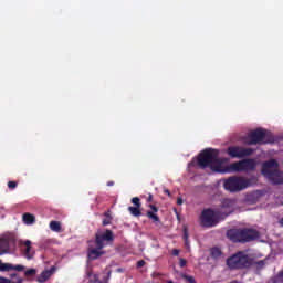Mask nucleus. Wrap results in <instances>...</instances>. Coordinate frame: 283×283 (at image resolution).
<instances>
[{
	"mask_svg": "<svg viewBox=\"0 0 283 283\" xmlns=\"http://www.w3.org/2000/svg\"><path fill=\"white\" fill-rule=\"evenodd\" d=\"M189 166L198 167V169L210 168L212 171H216V174H224L220 150L213 148L203 149L196 159L191 160Z\"/></svg>",
	"mask_w": 283,
	"mask_h": 283,
	"instance_id": "obj_1",
	"label": "nucleus"
},
{
	"mask_svg": "<svg viewBox=\"0 0 283 283\" xmlns=\"http://www.w3.org/2000/svg\"><path fill=\"white\" fill-rule=\"evenodd\" d=\"M227 237L231 242H241L244 244L245 242L258 240L260 238V232L251 228L230 229L227 231Z\"/></svg>",
	"mask_w": 283,
	"mask_h": 283,
	"instance_id": "obj_2",
	"label": "nucleus"
},
{
	"mask_svg": "<svg viewBox=\"0 0 283 283\" xmlns=\"http://www.w3.org/2000/svg\"><path fill=\"white\" fill-rule=\"evenodd\" d=\"M226 264L230 271H242L253 266V258L244 251H239L227 259Z\"/></svg>",
	"mask_w": 283,
	"mask_h": 283,
	"instance_id": "obj_3",
	"label": "nucleus"
},
{
	"mask_svg": "<svg viewBox=\"0 0 283 283\" xmlns=\"http://www.w3.org/2000/svg\"><path fill=\"white\" fill-rule=\"evenodd\" d=\"M277 167H280V164H277L275 159H270L262 164L261 174L268 178L272 185H282L283 182V172L280 171Z\"/></svg>",
	"mask_w": 283,
	"mask_h": 283,
	"instance_id": "obj_4",
	"label": "nucleus"
},
{
	"mask_svg": "<svg viewBox=\"0 0 283 283\" xmlns=\"http://www.w3.org/2000/svg\"><path fill=\"white\" fill-rule=\"evenodd\" d=\"M229 213H224L220 211V209H203L200 216L201 227L206 229H211L212 227H217L220 223V220H224Z\"/></svg>",
	"mask_w": 283,
	"mask_h": 283,
	"instance_id": "obj_5",
	"label": "nucleus"
},
{
	"mask_svg": "<svg viewBox=\"0 0 283 283\" xmlns=\"http://www.w3.org/2000/svg\"><path fill=\"white\" fill-rule=\"evenodd\" d=\"M269 143H275V137L262 128L252 130L245 138V145H269Z\"/></svg>",
	"mask_w": 283,
	"mask_h": 283,
	"instance_id": "obj_6",
	"label": "nucleus"
},
{
	"mask_svg": "<svg viewBox=\"0 0 283 283\" xmlns=\"http://www.w3.org/2000/svg\"><path fill=\"white\" fill-rule=\"evenodd\" d=\"M223 187L230 193H238V191H244V189L251 187V179L232 176L224 180Z\"/></svg>",
	"mask_w": 283,
	"mask_h": 283,
	"instance_id": "obj_7",
	"label": "nucleus"
},
{
	"mask_svg": "<svg viewBox=\"0 0 283 283\" xmlns=\"http://www.w3.org/2000/svg\"><path fill=\"white\" fill-rule=\"evenodd\" d=\"M255 159H243L224 167V174H239L242 171H255Z\"/></svg>",
	"mask_w": 283,
	"mask_h": 283,
	"instance_id": "obj_8",
	"label": "nucleus"
},
{
	"mask_svg": "<svg viewBox=\"0 0 283 283\" xmlns=\"http://www.w3.org/2000/svg\"><path fill=\"white\" fill-rule=\"evenodd\" d=\"M114 241V231L106 229L98 231L95 234V245L97 249H105V242L109 243Z\"/></svg>",
	"mask_w": 283,
	"mask_h": 283,
	"instance_id": "obj_9",
	"label": "nucleus"
},
{
	"mask_svg": "<svg viewBox=\"0 0 283 283\" xmlns=\"http://www.w3.org/2000/svg\"><path fill=\"white\" fill-rule=\"evenodd\" d=\"M253 151H255L253 148H244L242 146H230L227 149V154L230 158H247L252 156Z\"/></svg>",
	"mask_w": 283,
	"mask_h": 283,
	"instance_id": "obj_10",
	"label": "nucleus"
},
{
	"mask_svg": "<svg viewBox=\"0 0 283 283\" xmlns=\"http://www.w3.org/2000/svg\"><path fill=\"white\" fill-rule=\"evenodd\" d=\"M19 244L24 258H27V260H32V258H34V254L36 253L34 251V248H32V241L20 240Z\"/></svg>",
	"mask_w": 283,
	"mask_h": 283,
	"instance_id": "obj_11",
	"label": "nucleus"
},
{
	"mask_svg": "<svg viewBox=\"0 0 283 283\" xmlns=\"http://www.w3.org/2000/svg\"><path fill=\"white\" fill-rule=\"evenodd\" d=\"M0 271H18L19 273H21L22 271H25V268L23 265H13L12 263H3L0 261Z\"/></svg>",
	"mask_w": 283,
	"mask_h": 283,
	"instance_id": "obj_12",
	"label": "nucleus"
},
{
	"mask_svg": "<svg viewBox=\"0 0 283 283\" xmlns=\"http://www.w3.org/2000/svg\"><path fill=\"white\" fill-rule=\"evenodd\" d=\"M148 207L151 210H148L146 212L147 218H149V220H153V222H160V217H158V214L156 213L158 211V207L151 203Z\"/></svg>",
	"mask_w": 283,
	"mask_h": 283,
	"instance_id": "obj_13",
	"label": "nucleus"
},
{
	"mask_svg": "<svg viewBox=\"0 0 283 283\" xmlns=\"http://www.w3.org/2000/svg\"><path fill=\"white\" fill-rule=\"evenodd\" d=\"M105 252L101 251V249L96 248V249H90L87 252V258L88 260H98V258H101V255H104Z\"/></svg>",
	"mask_w": 283,
	"mask_h": 283,
	"instance_id": "obj_14",
	"label": "nucleus"
},
{
	"mask_svg": "<svg viewBox=\"0 0 283 283\" xmlns=\"http://www.w3.org/2000/svg\"><path fill=\"white\" fill-rule=\"evenodd\" d=\"M52 270H45L43 271L38 277L36 282L39 283H45L49 281L50 277H52Z\"/></svg>",
	"mask_w": 283,
	"mask_h": 283,
	"instance_id": "obj_15",
	"label": "nucleus"
},
{
	"mask_svg": "<svg viewBox=\"0 0 283 283\" xmlns=\"http://www.w3.org/2000/svg\"><path fill=\"white\" fill-rule=\"evenodd\" d=\"M22 218H23L24 224H34V222H36V218L32 213L27 212L23 214Z\"/></svg>",
	"mask_w": 283,
	"mask_h": 283,
	"instance_id": "obj_16",
	"label": "nucleus"
},
{
	"mask_svg": "<svg viewBox=\"0 0 283 283\" xmlns=\"http://www.w3.org/2000/svg\"><path fill=\"white\" fill-rule=\"evenodd\" d=\"M9 249H10V244L8 243V241L0 239V255H6Z\"/></svg>",
	"mask_w": 283,
	"mask_h": 283,
	"instance_id": "obj_17",
	"label": "nucleus"
},
{
	"mask_svg": "<svg viewBox=\"0 0 283 283\" xmlns=\"http://www.w3.org/2000/svg\"><path fill=\"white\" fill-rule=\"evenodd\" d=\"M128 211L132 216H134L135 218H140V216H143V211H140V207H128Z\"/></svg>",
	"mask_w": 283,
	"mask_h": 283,
	"instance_id": "obj_18",
	"label": "nucleus"
},
{
	"mask_svg": "<svg viewBox=\"0 0 283 283\" xmlns=\"http://www.w3.org/2000/svg\"><path fill=\"white\" fill-rule=\"evenodd\" d=\"M104 217L105 219H103L102 221L103 227H108V224H112V220H113L112 211L108 210L104 212Z\"/></svg>",
	"mask_w": 283,
	"mask_h": 283,
	"instance_id": "obj_19",
	"label": "nucleus"
},
{
	"mask_svg": "<svg viewBox=\"0 0 283 283\" xmlns=\"http://www.w3.org/2000/svg\"><path fill=\"white\" fill-rule=\"evenodd\" d=\"M50 229H51V231H54L55 233H61V222L51 221L50 222Z\"/></svg>",
	"mask_w": 283,
	"mask_h": 283,
	"instance_id": "obj_20",
	"label": "nucleus"
},
{
	"mask_svg": "<svg viewBox=\"0 0 283 283\" xmlns=\"http://www.w3.org/2000/svg\"><path fill=\"white\" fill-rule=\"evenodd\" d=\"M210 255L211 258H213L214 260H218V258H220L222 255V250H220V248H212L210 250Z\"/></svg>",
	"mask_w": 283,
	"mask_h": 283,
	"instance_id": "obj_21",
	"label": "nucleus"
},
{
	"mask_svg": "<svg viewBox=\"0 0 283 283\" xmlns=\"http://www.w3.org/2000/svg\"><path fill=\"white\" fill-rule=\"evenodd\" d=\"M0 283H23V279L22 277H17V281H12L8 277L0 276Z\"/></svg>",
	"mask_w": 283,
	"mask_h": 283,
	"instance_id": "obj_22",
	"label": "nucleus"
},
{
	"mask_svg": "<svg viewBox=\"0 0 283 283\" xmlns=\"http://www.w3.org/2000/svg\"><path fill=\"white\" fill-rule=\"evenodd\" d=\"M272 283H283V270L271 279Z\"/></svg>",
	"mask_w": 283,
	"mask_h": 283,
	"instance_id": "obj_23",
	"label": "nucleus"
},
{
	"mask_svg": "<svg viewBox=\"0 0 283 283\" xmlns=\"http://www.w3.org/2000/svg\"><path fill=\"white\" fill-rule=\"evenodd\" d=\"M231 207H233L231 199H224L221 203V209H231Z\"/></svg>",
	"mask_w": 283,
	"mask_h": 283,
	"instance_id": "obj_24",
	"label": "nucleus"
},
{
	"mask_svg": "<svg viewBox=\"0 0 283 283\" xmlns=\"http://www.w3.org/2000/svg\"><path fill=\"white\" fill-rule=\"evenodd\" d=\"M252 266H256V269H264L266 266V261L265 260H260V261H254Z\"/></svg>",
	"mask_w": 283,
	"mask_h": 283,
	"instance_id": "obj_25",
	"label": "nucleus"
},
{
	"mask_svg": "<svg viewBox=\"0 0 283 283\" xmlns=\"http://www.w3.org/2000/svg\"><path fill=\"white\" fill-rule=\"evenodd\" d=\"M181 277L186 283H197L196 279L191 275L182 274Z\"/></svg>",
	"mask_w": 283,
	"mask_h": 283,
	"instance_id": "obj_26",
	"label": "nucleus"
},
{
	"mask_svg": "<svg viewBox=\"0 0 283 283\" xmlns=\"http://www.w3.org/2000/svg\"><path fill=\"white\" fill-rule=\"evenodd\" d=\"M25 277H32L33 275H36L35 269H29L24 272Z\"/></svg>",
	"mask_w": 283,
	"mask_h": 283,
	"instance_id": "obj_27",
	"label": "nucleus"
},
{
	"mask_svg": "<svg viewBox=\"0 0 283 283\" xmlns=\"http://www.w3.org/2000/svg\"><path fill=\"white\" fill-rule=\"evenodd\" d=\"M184 240L186 247H189V232L187 231V228L184 229Z\"/></svg>",
	"mask_w": 283,
	"mask_h": 283,
	"instance_id": "obj_28",
	"label": "nucleus"
},
{
	"mask_svg": "<svg viewBox=\"0 0 283 283\" xmlns=\"http://www.w3.org/2000/svg\"><path fill=\"white\" fill-rule=\"evenodd\" d=\"M109 277H112V271L107 272V275L103 277L102 281H97L98 283H109Z\"/></svg>",
	"mask_w": 283,
	"mask_h": 283,
	"instance_id": "obj_29",
	"label": "nucleus"
},
{
	"mask_svg": "<svg viewBox=\"0 0 283 283\" xmlns=\"http://www.w3.org/2000/svg\"><path fill=\"white\" fill-rule=\"evenodd\" d=\"M132 202L135 205V207H139V208L143 207V203H140V198H138V197H134L132 199Z\"/></svg>",
	"mask_w": 283,
	"mask_h": 283,
	"instance_id": "obj_30",
	"label": "nucleus"
},
{
	"mask_svg": "<svg viewBox=\"0 0 283 283\" xmlns=\"http://www.w3.org/2000/svg\"><path fill=\"white\" fill-rule=\"evenodd\" d=\"M8 187L9 189H14L15 187H19V184L17 181H9Z\"/></svg>",
	"mask_w": 283,
	"mask_h": 283,
	"instance_id": "obj_31",
	"label": "nucleus"
},
{
	"mask_svg": "<svg viewBox=\"0 0 283 283\" xmlns=\"http://www.w3.org/2000/svg\"><path fill=\"white\" fill-rule=\"evenodd\" d=\"M179 266H180L181 269H185V266H187V260L180 259V260H179Z\"/></svg>",
	"mask_w": 283,
	"mask_h": 283,
	"instance_id": "obj_32",
	"label": "nucleus"
},
{
	"mask_svg": "<svg viewBox=\"0 0 283 283\" xmlns=\"http://www.w3.org/2000/svg\"><path fill=\"white\" fill-rule=\"evenodd\" d=\"M143 266H145V260H139L137 262V269H143Z\"/></svg>",
	"mask_w": 283,
	"mask_h": 283,
	"instance_id": "obj_33",
	"label": "nucleus"
},
{
	"mask_svg": "<svg viewBox=\"0 0 283 283\" xmlns=\"http://www.w3.org/2000/svg\"><path fill=\"white\" fill-rule=\"evenodd\" d=\"M147 202H154V195L148 193Z\"/></svg>",
	"mask_w": 283,
	"mask_h": 283,
	"instance_id": "obj_34",
	"label": "nucleus"
},
{
	"mask_svg": "<svg viewBox=\"0 0 283 283\" xmlns=\"http://www.w3.org/2000/svg\"><path fill=\"white\" fill-rule=\"evenodd\" d=\"M172 255H175V256L180 255V250L174 249V250H172Z\"/></svg>",
	"mask_w": 283,
	"mask_h": 283,
	"instance_id": "obj_35",
	"label": "nucleus"
},
{
	"mask_svg": "<svg viewBox=\"0 0 283 283\" xmlns=\"http://www.w3.org/2000/svg\"><path fill=\"white\" fill-rule=\"evenodd\" d=\"M177 205H179V206L182 205V198L179 197V198L177 199Z\"/></svg>",
	"mask_w": 283,
	"mask_h": 283,
	"instance_id": "obj_36",
	"label": "nucleus"
},
{
	"mask_svg": "<svg viewBox=\"0 0 283 283\" xmlns=\"http://www.w3.org/2000/svg\"><path fill=\"white\" fill-rule=\"evenodd\" d=\"M4 238H14V233L6 234Z\"/></svg>",
	"mask_w": 283,
	"mask_h": 283,
	"instance_id": "obj_37",
	"label": "nucleus"
},
{
	"mask_svg": "<svg viewBox=\"0 0 283 283\" xmlns=\"http://www.w3.org/2000/svg\"><path fill=\"white\" fill-rule=\"evenodd\" d=\"M107 187H114V181H108Z\"/></svg>",
	"mask_w": 283,
	"mask_h": 283,
	"instance_id": "obj_38",
	"label": "nucleus"
},
{
	"mask_svg": "<svg viewBox=\"0 0 283 283\" xmlns=\"http://www.w3.org/2000/svg\"><path fill=\"white\" fill-rule=\"evenodd\" d=\"M10 277H12V279L18 277V274L17 273H12V274H10Z\"/></svg>",
	"mask_w": 283,
	"mask_h": 283,
	"instance_id": "obj_39",
	"label": "nucleus"
},
{
	"mask_svg": "<svg viewBox=\"0 0 283 283\" xmlns=\"http://www.w3.org/2000/svg\"><path fill=\"white\" fill-rule=\"evenodd\" d=\"M165 193H167V196H171V192L168 189L165 190Z\"/></svg>",
	"mask_w": 283,
	"mask_h": 283,
	"instance_id": "obj_40",
	"label": "nucleus"
},
{
	"mask_svg": "<svg viewBox=\"0 0 283 283\" xmlns=\"http://www.w3.org/2000/svg\"><path fill=\"white\" fill-rule=\"evenodd\" d=\"M117 273H123V269L118 268Z\"/></svg>",
	"mask_w": 283,
	"mask_h": 283,
	"instance_id": "obj_41",
	"label": "nucleus"
}]
</instances>
